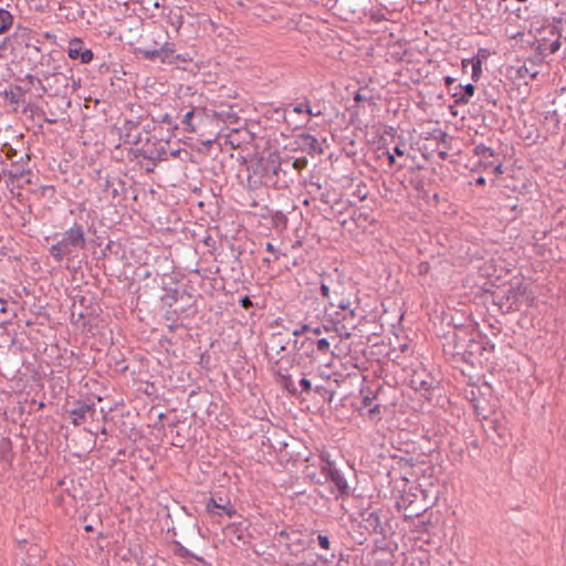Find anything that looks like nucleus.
<instances>
[{
    "label": "nucleus",
    "instance_id": "obj_29",
    "mask_svg": "<svg viewBox=\"0 0 566 566\" xmlns=\"http://www.w3.org/2000/svg\"><path fill=\"white\" fill-rule=\"evenodd\" d=\"M558 36L556 40H554L553 42L549 43V45L547 48H544V49H539L541 50V53H544L545 51H548L549 54H554L556 53L559 49H560V45H562V42H560V32H557ZM544 46V44H541L539 48Z\"/></svg>",
    "mask_w": 566,
    "mask_h": 566
},
{
    "label": "nucleus",
    "instance_id": "obj_25",
    "mask_svg": "<svg viewBox=\"0 0 566 566\" xmlns=\"http://www.w3.org/2000/svg\"><path fill=\"white\" fill-rule=\"evenodd\" d=\"M470 64L472 65V74L471 77L474 82H476L482 74V62L479 57L470 59Z\"/></svg>",
    "mask_w": 566,
    "mask_h": 566
},
{
    "label": "nucleus",
    "instance_id": "obj_35",
    "mask_svg": "<svg viewBox=\"0 0 566 566\" xmlns=\"http://www.w3.org/2000/svg\"><path fill=\"white\" fill-rule=\"evenodd\" d=\"M159 122L160 123H165V124H167L169 126L174 125V127H177V125L174 123L172 115L168 114V113H165V114L160 115Z\"/></svg>",
    "mask_w": 566,
    "mask_h": 566
},
{
    "label": "nucleus",
    "instance_id": "obj_36",
    "mask_svg": "<svg viewBox=\"0 0 566 566\" xmlns=\"http://www.w3.org/2000/svg\"><path fill=\"white\" fill-rule=\"evenodd\" d=\"M41 190V195L44 196V197H53L54 193H55V188L53 186H42L40 188Z\"/></svg>",
    "mask_w": 566,
    "mask_h": 566
},
{
    "label": "nucleus",
    "instance_id": "obj_9",
    "mask_svg": "<svg viewBox=\"0 0 566 566\" xmlns=\"http://www.w3.org/2000/svg\"><path fill=\"white\" fill-rule=\"evenodd\" d=\"M296 144L303 151H306L311 156L323 153V148L318 140L310 134H300L296 138Z\"/></svg>",
    "mask_w": 566,
    "mask_h": 566
},
{
    "label": "nucleus",
    "instance_id": "obj_47",
    "mask_svg": "<svg viewBox=\"0 0 566 566\" xmlns=\"http://www.w3.org/2000/svg\"><path fill=\"white\" fill-rule=\"evenodd\" d=\"M444 83H446V85H447L448 87H450V85L454 83V78H453V77H451V76H446V77H444Z\"/></svg>",
    "mask_w": 566,
    "mask_h": 566
},
{
    "label": "nucleus",
    "instance_id": "obj_15",
    "mask_svg": "<svg viewBox=\"0 0 566 566\" xmlns=\"http://www.w3.org/2000/svg\"><path fill=\"white\" fill-rule=\"evenodd\" d=\"M457 92L453 93V97L457 104H468L470 98L474 95L475 87L473 84L469 83L464 86L458 85Z\"/></svg>",
    "mask_w": 566,
    "mask_h": 566
},
{
    "label": "nucleus",
    "instance_id": "obj_58",
    "mask_svg": "<svg viewBox=\"0 0 566 566\" xmlns=\"http://www.w3.org/2000/svg\"><path fill=\"white\" fill-rule=\"evenodd\" d=\"M360 99H361V96L359 94H356L355 101H360Z\"/></svg>",
    "mask_w": 566,
    "mask_h": 566
},
{
    "label": "nucleus",
    "instance_id": "obj_28",
    "mask_svg": "<svg viewBox=\"0 0 566 566\" xmlns=\"http://www.w3.org/2000/svg\"><path fill=\"white\" fill-rule=\"evenodd\" d=\"M310 346L313 347L316 345V348L319 353L326 354L329 350V340L327 338H321L318 340L307 339Z\"/></svg>",
    "mask_w": 566,
    "mask_h": 566
},
{
    "label": "nucleus",
    "instance_id": "obj_34",
    "mask_svg": "<svg viewBox=\"0 0 566 566\" xmlns=\"http://www.w3.org/2000/svg\"><path fill=\"white\" fill-rule=\"evenodd\" d=\"M293 112L297 113V114L310 112V102L307 99H305L304 102L295 105L293 107Z\"/></svg>",
    "mask_w": 566,
    "mask_h": 566
},
{
    "label": "nucleus",
    "instance_id": "obj_48",
    "mask_svg": "<svg viewBox=\"0 0 566 566\" xmlns=\"http://www.w3.org/2000/svg\"><path fill=\"white\" fill-rule=\"evenodd\" d=\"M7 175L9 176V178L12 181L15 180L19 177V174L18 172H13V171H8Z\"/></svg>",
    "mask_w": 566,
    "mask_h": 566
},
{
    "label": "nucleus",
    "instance_id": "obj_49",
    "mask_svg": "<svg viewBox=\"0 0 566 566\" xmlns=\"http://www.w3.org/2000/svg\"><path fill=\"white\" fill-rule=\"evenodd\" d=\"M388 161L390 166H394L396 159L394 154H388Z\"/></svg>",
    "mask_w": 566,
    "mask_h": 566
},
{
    "label": "nucleus",
    "instance_id": "obj_23",
    "mask_svg": "<svg viewBox=\"0 0 566 566\" xmlns=\"http://www.w3.org/2000/svg\"><path fill=\"white\" fill-rule=\"evenodd\" d=\"M12 22V14L4 9H0V34L7 32L11 28Z\"/></svg>",
    "mask_w": 566,
    "mask_h": 566
},
{
    "label": "nucleus",
    "instance_id": "obj_45",
    "mask_svg": "<svg viewBox=\"0 0 566 566\" xmlns=\"http://www.w3.org/2000/svg\"><path fill=\"white\" fill-rule=\"evenodd\" d=\"M394 154L397 155V156H402L405 154V150L402 149L401 146L397 145L394 148Z\"/></svg>",
    "mask_w": 566,
    "mask_h": 566
},
{
    "label": "nucleus",
    "instance_id": "obj_50",
    "mask_svg": "<svg viewBox=\"0 0 566 566\" xmlns=\"http://www.w3.org/2000/svg\"><path fill=\"white\" fill-rule=\"evenodd\" d=\"M27 80H28L31 84H33L35 81L38 82V80H39V78H36L34 75L29 74V75H27Z\"/></svg>",
    "mask_w": 566,
    "mask_h": 566
},
{
    "label": "nucleus",
    "instance_id": "obj_12",
    "mask_svg": "<svg viewBox=\"0 0 566 566\" xmlns=\"http://www.w3.org/2000/svg\"><path fill=\"white\" fill-rule=\"evenodd\" d=\"M206 507H207V511L209 513H214V510L218 509V510H221L229 517H232L235 514V510L230 504V501L227 500L223 503L221 497L219 500H217L214 497L209 499V501L207 502V506ZM216 514L221 515L220 512H216Z\"/></svg>",
    "mask_w": 566,
    "mask_h": 566
},
{
    "label": "nucleus",
    "instance_id": "obj_14",
    "mask_svg": "<svg viewBox=\"0 0 566 566\" xmlns=\"http://www.w3.org/2000/svg\"><path fill=\"white\" fill-rule=\"evenodd\" d=\"M364 522L366 524L365 527L367 531L375 534L385 535V528L377 512L368 513L367 516L364 517Z\"/></svg>",
    "mask_w": 566,
    "mask_h": 566
},
{
    "label": "nucleus",
    "instance_id": "obj_4",
    "mask_svg": "<svg viewBox=\"0 0 566 566\" xmlns=\"http://www.w3.org/2000/svg\"><path fill=\"white\" fill-rule=\"evenodd\" d=\"M38 43H40V41L35 38V34L31 29L18 28L12 35L4 39L0 49L10 46L14 50L17 45H25L27 48H32L39 52L40 48L38 46Z\"/></svg>",
    "mask_w": 566,
    "mask_h": 566
},
{
    "label": "nucleus",
    "instance_id": "obj_21",
    "mask_svg": "<svg viewBox=\"0 0 566 566\" xmlns=\"http://www.w3.org/2000/svg\"><path fill=\"white\" fill-rule=\"evenodd\" d=\"M287 340L284 339L281 333L272 334L269 340V348L276 354L286 349Z\"/></svg>",
    "mask_w": 566,
    "mask_h": 566
},
{
    "label": "nucleus",
    "instance_id": "obj_37",
    "mask_svg": "<svg viewBox=\"0 0 566 566\" xmlns=\"http://www.w3.org/2000/svg\"><path fill=\"white\" fill-rule=\"evenodd\" d=\"M300 386L302 388V392H306L308 394L311 390H312V384H311V380L307 379V378H302L300 380Z\"/></svg>",
    "mask_w": 566,
    "mask_h": 566
},
{
    "label": "nucleus",
    "instance_id": "obj_62",
    "mask_svg": "<svg viewBox=\"0 0 566 566\" xmlns=\"http://www.w3.org/2000/svg\"><path fill=\"white\" fill-rule=\"evenodd\" d=\"M287 548L291 551V553H293L292 551V545L291 544H286Z\"/></svg>",
    "mask_w": 566,
    "mask_h": 566
},
{
    "label": "nucleus",
    "instance_id": "obj_33",
    "mask_svg": "<svg viewBox=\"0 0 566 566\" xmlns=\"http://www.w3.org/2000/svg\"><path fill=\"white\" fill-rule=\"evenodd\" d=\"M291 165L295 170L301 171L307 166V158L306 157L296 158L291 163Z\"/></svg>",
    "mask_w": 566,
    "mask_h": 566
},
{
    "label": "nucleus",
    "instance_id": "obj_39",
    "mask_svg": "<svg viewBox=\"0 0 566 566\" xmlns=\"http://www.w3.org/2000/svg\"><path fill=\"white\" fill-rule=\"evenodd\" d=\"M318 544L322 548L328 549L329 548V539L326 535L319 534L317 536Z\"/></svg>",
    "mask_w": 566,
    "mask_h": 566
},
{
    "label": "nucleus",
    "instance_id": "obj_60",
    "mask_svg": "<svg viewBox=\"0 0 566 566\" xmlns=\"http://www.w3.org/2000/svg\"><path fill=\"white\" fill-rule=\"evenodd\" d=\"M301 566H317V564L314 562V563H312L310 565H301Z\"/></svg>",
    "mask_w": 566,
    "mask_h": 566
},
{
    "label": "nucleus",
    "instance_id": "obj_20",
    "mask_svg": "<svg viewBox=\"0 0 566 566\" xmlns=\"http://www.w3.org/2000/svg\"><path fill=\"white\" fill-rule=\"evenodd\" d=\"M319 291L322 296L328 301V304H331V301L335 300V296L338 294L333 280L326 281L324 279L321 282Z\"/></svg>",
    "mask_w": 566,
    "mask_h": 566
},
{
    "label": "nucleus",
    "instance_id": "obj_7",
    "mask_svg": "<svg viewBox=\"0 0 566 566\" xmlns=\"http://www.w3.org/2000/svg\"><path fill=\"white\" fill-rule=\"evenodd\" d=\"M119 130L120 138L124 144L138 145L142 143L143 133L138 124L132 120H126Z\"/></svg>",
    "mask_w": 566,
    "mask_h": 566
},
{
    "label": "nucleus",
    "instance_id": "obj_55",
    "mask_svg": "<svg viewBox=\"0 0 566 566\" xmlns=\"http://www.w3.org/2000/svg\"><path fill=\"white\" fill-rule=\"evenodd\" d=\"M468 64H470V60L469 59L468 60H462V66L463 67H467Z\"/></svg>",
    "mask_w": 566,
    "mask_h": 566
},
{
    "label": "nucleus",
    "instance_id": "obj_2",
    "mask_svg": "<svg viewBox=\"0 0 566 566\" xmlns=\"http://www.w3.org/2000/svg\"><path fill=\"white\" fill-rule=\"evenodd\" d=\"M52 62H54L52 56H42L40 65L46 66V70L39 71L42 78L38 80V84L42 93L52 96L65 95L69 88V76L60 71V65L53 64L51 67Z\"/></svg>",
    "mask_w": 566,
    "mask_h": 566
},
{
    "label": "nucleus",
    "instance_id": "obj_41",
    "mask_svg": "<svg viewBox=\"0 0 566 566\" xmlns=\"http://www.w3.org/2000/svg\"><path fill=\"white\" fill-rule=\"evenodd\" d=\"M376 397L375 396H369V395H364L363 396V407L364 408H369L373 403V400L375 399Z\"/></svg>",
    "mask_w": 566,
    "mask_h": 566
},
{
    "label": "nucleus",
    "instance_id": "obj_52",
    "mask_svg": "<svg viewBox=\"0 0 566 566\" xmlns=\"http://www.w3.org/2000/svg\"><path fill=\"white\" fill-rule=\"evenodd\" d=\"M280 537L285 538V539H290V534L286 531H281L280 532Z\"/></svg>",
    "mask_w": 566,
    "mask_h": 566
},
{
    "label": "nucleus",
    "instance_id": "obj_16",
    "mask_svg": "<svg viewBox=\"0 0 566 566\" xmlns=\"http://www.w3.org/2000/svg\"><path fill=\"white\" fill-rule=\"evenodd\" d=\"M94 412H95V409H94L93 405H87V403L80 405L78 407L74 408L71 411V415L73 416V423L75 426H78L80 423H82L85 420L87 415L93 416Z\"/></svg>",
    "mask_w": 566,
    "mask_h": 566
},
{
    "label": "nucleus",
    "instance_id": "obj_22",
    "mask_svg": "<svg viewBox=\"0 0 566 566\" xmlns=\"http://www.w3.org/2000/svg\"><path fill=\"white\" fill-rule=\"evenodd\" d=\"M4 98L11 104H20L23 101L24 92L20 86H14L3 92Z\"/></svg>",
    "mask_w": 566,
    "mask_h": 566
},
{
    "label": "nucleus",
    "instance_id": "obj_59",
    "mask_svg": "<svg viewBox=\"0 0 566 566\" xmlns=\"http://www.w3.org/2000/svg\"><path fill=\"white\" fill-rule=\"evenodd\" d=\"M85 530H86L87 532H90V531H92L93 528H92V526H91V525H87V526H85Z\"/></svg>",
    "mask_w": 566,
    "mask_h": 566
},
{
    "label": "nucleus",
    "instance_id": "obj_5",
    "mask_svg": "<svg viewBox=\"0 0 566 566\" xmlns=\"http://www.w3.org/2000/svg\"><path fill=\"white\" fill-rule=\"evenodd\" d=\"M167 143L157 142V140H150L147 139V142L143 145L140 151L142 155L145 158H148L153 161H161L167 159V149H166Z\"/></svg>",
    "mask_w": 566,
    "mask_h": 566
},
{
    "label": "nucleus",
    "instance_id": "obj_46",
    "mask_svg": "<svg viewBox=\"0 0 566 566\" xmlns=\"http://www.w3.org/2000/svg\"><path fill=\"white\" fill-rule=\"evenodd\" d=\"M265 250L268 252H271V253H275L276 252V249L274 248V245L271 243V242H268L266 245H265Z\"/></svg>",
    "mask_w": 566,
    "mask_h": 566
},
{
    "label": "nucleus",
    "instance_id": "obj_24",
    "mask_svg": "<svg viewBox=\"0 0 566 566\" xmlns=\"http://www.w3.org/2000/svg\"><path fill=\"white\" fill-rule=\"evenodd\" d=\"M329 306L332 308L337 307V308L342 310L343 311L342 313H348L352 310L349 300L338 298L337 296H335V300L331 301Z\"/></svg>",
    "mask_w": 566,
    "mask_h": 566
},
{
    "label": "nucleus",
    "instance_id": "obj_8",
    "mask_svg": "<svg viewBox=\"0 0 566 566\" xmlns=\"http://www.w3.org/2000/svg\"><path fill=\"white\" fill-rule=\"evenodd\" d=\"M139 52L145 59L156 60L159 59L161 62L170 61L174 49L172 44L165 42L159 49H139Z\"/></svg>",
    "mask_w": 566,
    "mask_h": 566
},
{
    "label": "nucleus",
    "instance_id": "obj_11",
    "mask_svg": "<svg viewBox=\"0 0 566 566\" xmlns=\"http://www.w3.org/2000/svg\"><path fill=\"white\" fill-rule=\"evenodd\" d=\"M281 164L282 163H275L272 160L262 165L264 170L262 178L265 185L277 186V175L281 170Z\"/></svg>",
    "mask_w": 566,
    "mask_h": 566
},
{
    "label": "nucleus",
    "instance_id": "obj_18",
    "mask_svg": "<svg viewBox=\"0 0 566 566\" xmlns=\"http://www.w3.org/2000/svg\"><path fill=\"white\" fill-rule=\"evenodd\" d=\"M293 366V358L290 356H282L279 360L275 361L273 366L274 374L279 377H285L290 374V369Z\"/></svg>",
    "mask_w": 566,
    "mask_h": 566
},
{
    "label": "nucleus",
    "instance_id": "obj_56",
    "mask_svg": "<svg viewBox=\"0 0 566 566\" xmlns=\"http://www.w3.org/2000/svg\"><path fill=\"white\" fill-rule=\"evenodd\" d=\"M439 155H440V157H441V158H443V159L447 157V153H446V151H441Z\"/></svg>",
    "mask_w": 566,
    "mask_h": 566
},
{
    "label": "nucleus",
    "instance_id": "obj_30",
    "mask_svg": "<svg viewBox=\"0 0 566 566\" xmlns=\"http://www.w3.org/2000/svg\"><path fill=\"white\" fill-rule=\"evenodd\" d=\"M336 470L337 469L332 461L322 457L321 472L326 476V479H328L331 473Z\"/></svg>",
    "mask_w": 566,
    "mask_h": 566
},
{
    "label": "nucleus",
    "instance_id": "obj_54",
    "mask_svg": "<svg viewBox=\"0 0 566 566\" xmlns=\"http://www.w3.org/2000/svg\"><path fill=\"white\" fill-rule=\"evenodd\" d=\"M495 174H502V165H497L494 169Z\"/></svg>",
    "mask_w": 566,
    "mask_h": 566
},
{
    "label": "nucleus",
    "instance_id": "obj_3",
    "mask_svg": "<svg viewBox=\"0 0 566 566\" xmlns=\"http://www.w3.org/2000/svg\"><path fill=\"white\" fill-rule=\"evenodd\" d=\"M329 319L324 324L325 332H335L342 338H349L352 331L356 327L355 318L356 314L354 310L348 313H333L329 315Z\"/></svg>",
    "mask_w": 566,
    "mask_h": 566
},
{
    "label": "nucleus",
    "instance_id": "obj_61",
    "mask_svg": "<svg viewBox=\"0 0 566 566\" xmlns=\"http://www.w3.org/2000/svg\"><path fill=\"white\" fill-rule=\"evenodd\" d=\"M103 434H107L106 428H103L101 431Z\"/></svg>",
    "mask_w": 566,
    "mask_h": 566
},
{
    "label": "nucleus",
    "instance_id": "obj_43",
    "mask_svg": "<svg viewBox=\"0 0 566 566\" xmlns=\"http://www.w3.org/2000/svg\"><path fill=\"white\" fill-rule=\"evenodd\" d=\"M177 554L181 557L192 556V554L184 546H179L177 548Z\"/></svg>",
    "mask_w": 566,
    "mask_h": 566
},
{
    "label": "nucleus",
    "instance_id": "obj_10",
    "mask_svg": "<svg viewBox=\"0 0 566 566\" xmlns=\"http://www.w3.org/2000/svg\"><path fill=\"white\" fill-rule=\"evenodd\" d=\"M224 533L227 534V536H229V541L231 542L232 545H234L237 547H241V546H245V548L249 547L250 543L247 539L248 535L243 532V530H241V527L239 525L231 524V525L227 526V528L224 530Z\"/></svg>",
    "mask_w": 566,
    "mask_h": 566
},
{
    "label": "nucleus",
    "instance_id": "obj_6",
    "mask_svg": "<svg viewBox=\"0 0 566 566\" xmlns=\"http://www.w3.org/2000/svg\"><path fill=\"white\" fill-rule=\"evenodd\" d=\"M67 55L72 60H80L86 64L93 60V52L90 49H84L83 42L80 39H73L69 43Z\"/></svg>",
    "mask_w": 566,
    "mask_h": 566
},
{
    "label": "nucleus",
    "instance_id": "obj_57",
    "mask_svg": "<svg viewBox=\"0 0 566 566\" xmlns=\"http://www.w3.org/2000/svg\"><path fill=\"white\" fill-rule=\"evenodd\" d=\"M263 262H264V263H269V264H270V263H271V260H270L269 258H264V259H263Z\"/></svg>",
    "mask_w": 566,
    "mask_h": 566
},
{
    "label": "nucleus",
    "instance_id": "obj_26",
    "mask_svg": "<svg viewBox=\"0 0 566 566\" xmlns=\"http://www.w3.org/2000/svg\"><path fill=\"white\" fill-rule=\"evenodd\" d=\"M195 116V108H191L186 112V114L181 117V123L186 126V130L195 132L196 126L192 123V118Z\"/></svg>",
    "mask_w": 566,
    "mask_h": 566
},
{
    "label": "nucleus",
    "instance_id": "obj_63",
    "mask_svg": "<svg viewBox=\"0 0 566 566\" xmlns=\"http://www.w3.org/2000/svg\"><path fill=\"white\" fill-rule=\"evenodd\" d=\"M565 55H566V48H565Z\"/></svg>",
    "mask_w": 566,
    "mask_h": 566
},
{
    "label": "nucleus",
    "instance_id": "obj_17",
    "mask_svg": "<svg viewBox=\"0 0 566 566\" xmlns=\"http://www.w3.org/2000/svg\"><path fill=\"white\" fill-rule=\"evenodd\" d=\"M105 191H109L113 199H118L125 192L124 182L118 178H107L105 181Z\"/></svg>",
    "mask_w": 566,
    "mask_h": 566
},
{
    "label": "nucleus",
    "instance_id": "obj_1",
    "mask_svg": "<svg viewBox=\"0 0 566 566\" xmlns=\"http://www.w3.org/2000/svg\"><path fill=\"white\" fill-rule=\"evenodd\" d=\"M85 247L86 238L84 228L82 224L75 222L63 233L61 240L50 247L49 251L56 262H61L64 259H74L76 251L85 249Z\"/></svg>",
    "mask_w": 566,
    "mask_h": 566
},
{
    "label": "nucleus",
    "instance_id": "obj_44",
    "mask_svg": "<svg viewBox=\"0 0 566 566\" xmlns=\"http://www.w3.org/2000/svg\"><path fill=\"white\" fill-rule=\"evenodd\" d=\"M323 329H324V325L323 326H315V327L312 326V329H310V332H312L315 335H319V334H322Z\"/></svg>",
    "mask_w": 566,
    "mask_h": 566
},
{
    "label": "nucleus",
    "instance_id": "obj_42",
    "mask_svg": "<svg viewBox=\"0 0 566 566\" xmlns=\"http://www.w3.org/2000/svg\"><path fill=\"white\" fill-rule=\"evenodd\" d=\"M240 305L244 308H249L252 306V301L248 295L240 298Z\"/></svg>",
    "mask_w": 566,
    "mask_h": 566
},
{
    "label": "nucleus",
    "instance_id": "obj_38",
    "mask_svg": "<svg viewBox=\"0 0 566 566\" xmlns=\"http://www.w3.org/2000/svg\"><path fill=\"white\" fill-rule=\"evenodd\" d=\"M476 153L482 156H493V150L490 147L483 145L476 147Z\"/></svg>",
    "mask_w": 566,
    "mask_h": 566
},
{
    "label": "nucleus",
    "instance_id": "obj_51",
    "mask_svg": "<svg viewBox=\"0 0 566 566\" xmlns=\"http://www.w3.org/2000/svg\"><path fill=\"white\" fill-rule=\"evenodd\" d=\"M310 116H318L321 115V112H314L313 108L310 106V112H306Z\"/></svg>",
    "mask_w": 566,
    "mask_h": 566
},
{
    "label": "nucleus",
    "instance_id": "obj_53",
    "mask_svg": "<svg viewBox=\"0 0 566 566\" xmlns=\"http://www.w3.org/2000/svg\"><path fill=\"white\" fill-rule=\"evenodd\" d=\"M476 185H480V186L485 185V179H484V177H479V178L476 179Z\"/></svg>",
    "mask_w": 566,
    "mask_h": 566
},
{
    "label": "nucleus",
    "instance_id": "obj_32",
    "mask_svg": "<svg viewBox=\"0 0 566 566\" xmlns=\"http://www.w3.org/2000/svg\"><path fill=\"white\" fill-rule=\"evenodd\" d=\"M493 2V0H481V3L479 4V10L481 11L483 17H485L486 14L493 15V11H496L495 8L493 9L490 6Z\"/></svg>",
    "mask_w": 566,
    "mask_h": 566
},
{
    "label": "nucleus",
    "instance_id": "obj_13",
    "mask_svg": "<svg viewBox=\"0 0 566 566\" xmlns=\"http://www.w3.org/2000/svg\"><path fill=\"white\" fill-rule=\"evenodd\" d=\"M328 480L334 484V486L337 489V495L336 497H345L349 495V486L347 484L346 479L344 475L338 471H333L331 473V476Z\"/></svg>",
    "mask_w": 566,
    "mask_h": 566
},
{
    "label": "nucleus",
    "instance_id": "obj_40",
    "mask_svg": "<svg viewBox=\"0 0 566 566\" xmlns=\"http://www.w3.org/2000/svg\"><path fill=\"white\" fill-rule=\"evenodd\" d=\"M310 329H312L311 324H303L300 328L293 331V335L298 336L305 332H310Z\"/></svg>",
    "mask_w": 566,
    "mask_h": 566
},
{
    "label": "nucleus",
    "instance_id": "obj_27",
    "mask_svg": "<svg viewBox=\"0 0 566 566\" xmlns=\"http://www.w3.org/2000/svg\"><path fill=\"white\" fill-rule=\"evenodd\" d=\"M281 385L285 390H287L291 395H297V388L294 385L291 375H286L285 377L280 378Z\"/></svg>",
    "mask_w": 566,
    "mask_h": 566
},
{
    "label": "nucleus",
    "instance_id": "obj_19",
    "mask_svg": "<svg viewBox=\"0 0 566 566\" xmlns=\"http://www.w3.org/2000/svg\"><path fill=\"white\" fill-rule=\"evenodd\" d=\"M167 22L176 30L179 31L184 24V15L180 8L169 9L166 14Z\"/></svg>",
    "mask_w": 566,
    "mask_h": 566
},
{
    "label": "nucleus",
    "instance_id": "obj_31",
    "mask_svg": "<svg viewBox=\"0 0 566 566\" xmlns=\"http://www.w3.org/2000/svg\"><path fill=\"white\" fill-rule=\"evenodd\" d=\"M367 417L369 420L378 422L381 419L380 405L370 406L367 410Z\"/></svg>",
    "mask_w": 566,
    "mask_h": 566
}]
</instances>
